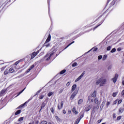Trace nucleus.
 Masks as SVG:
<instances>
[{
	"instance_id": "nucleus-55",
	"label": "nucleus",
	"mask_w": 124,
	"mask_h": 124,
	"mask_svg": "<svg viewBox=\"0 0 124 124\" xmlns=\"http://www.w3.org/2000/svg\"><path fill=\"white\" fill-rule=\"evenodd\" d=\"M63 114H66V111L63 110Z\"/></svg>"
},
{
	"instance_id": "nucleus-7",
	"label": "nucleus",
	"mask_w": 124,
	"mask_h": 124,
	"mask_svg": "<svg viewBox=\"0 0 124 124\" xmlns=\"http://www.w3.org/2000/svg\"><path fill=\"white\" fill-rule=\"evenodd\" d=\"M78 93V90H76L74 92V93L72 94L71 97H70V99H73L75 96H76V94Z\"/></svg>"
},
{
	"instance_id": "nucleus-5",
	"label": "nucleus",
	"mask_w": 124,
	"mask_h": 124,
	"mask_svg": "<svg viewBox=\"0 0 124 124\" xmlns=\"http://www.w3.org/2000/svg\"><path fill=\"white\" fill-rule=\"evenodd\" d=\"M86 74V72L84 71L81 75L80 76L78 77L76 80H75V82H78V81H79V80H81V79H82V78H83V76H84L85 75V74Z\"/></svg>"
},
{
	"instance_id": "nucleus-36",
	"label": "nucleus",
	"mask_w": 124,
	"mask_h": 124,
	"mask_svg": "<svg viewBox=\"0 0 124 124\" xmlns=\"http://www.w3.org/2000/svg\"><path fill=\"white\" fill-rule=\"evenodd\" d=\"M111 48H112V47L111 46H108L107 47V51H110V50H111Z\"/></svg>"
},
{
	"instance_id": "nucleus-60",
	"label": "nucleus",
	"mask_w": 124,
	"mask_h": 124,
	"mask_svg": "<svg viewBox=\"0 0 124 124\" xmlns=\"http://www.w3.org/2000/svg\"><path fill=\"white\" fill-rule=\"evenodd\" d=\"M91 101V102H93V99H92Z\"/></svg>"
},
{
	"instance_id": "nucleus-19",
	"label": "nucleus",
	"mask_w": 124,
	"mask_h": 124,
	"mask_svg": "<svg viewBox=\"0 0 124 124\" xmlns=\"http://www.w3.org/2000/svg\"><path fill=\"white\" fill-rule=\"evenodd\" d=\"M6 92V90L5 89H3L1 91V92H0V93H1V94H3L4 93H5Z\"/></svg>"
},
{
	"instance_id": "nucleus-3",
	"label": "nucleus",
	"mask_w": 124,
	"mask_h": 124,
	"mask_svg": "<svg viewBox=\"0 0 124 124\" xmlns=\"http://www.w3.org/2000/svg\"><path fill=\"white\" fill-rule=\"evenodd\" d=\"M41 49H40L39 50H38L37 52H34L32 53L31 56V60H32V59H33L35 57H36V56H37V55H38V54L39 53V52H40Z\"/></svg>"
},
{
	"instance_id": "nucleus-62",
	"label": "nucleus",
	"mask_w": 124,
	"mask_h": 124,
	"mask_svg": "<svg viewBox=\"0 0 124 124\" xmlns=\"http://www.w3.org/2000/svg\"><path fill=\"white\" fill-rule=\"evenodd\" d=\"M34 124V122L32 123V124L31 123H29V124Z\"/></svg>"
},
{
	"instance_id": "nucleus-27",
	"label": "nucleus",
	"mask_w": 124,
	"mask_h": 124,
	"mask_svg": "<svg viewBox=\"0 0 124 124\" xmlns=\"http://www.w3.org/2000/svg\"><path fill=\"white\" fill-rule=\"evenodd\" d=\"M80 119L78 118V120L75 123V124H78L80 122Z\"/></svg>"
},
{
	"instance_id": "nucleus-42",
	"label": "nucleus",
	"mask_w": 124,
	"mask_h": 124,
	"mask_svg": "<svg viewBox=\"0 0 124 124\" xmlns=\"http://www.w3.org/2000/svg\"><path fill=\"white\" fill-rule=\"evenodd\" d=\"M43 98H44V95H41L39 97V99H43Z\"/></svg>"
},
{
	"instance_id": "nucleus-11",
	"label": "nucleus",
	"mask_w": 124,
	"mask_h": 124,
	"mask_svg": "<svg viewBox=\"0 0 124 124\" xmlns=\"http://www.w3.org/2000/svg\"><path fill=\"white\" fill-rule=\"evenodd\" d=\"M91 108H92V106L89 105L85 108V111H86V112L90 111V110H91Z\"/></svg>"
},
{
	"instance_id": "nucleus-61",
	"label": "nucleus",
	"mask_w": 124,
	"mask_h": 124,
	"mask_svg": "<svg viewBox=\"0 0 124 124\" xmlns=\"http://www.w3.org/2000/svg\"><path fill=\"white\" fill-rule=\"evenodd\" d=\"M93 48L90 49L88 52H91V51H92V50H93Z\"/></svg>"
},
{
	"instance_id": "nucleus-26",
	"label": "nucleus",
	"mask_w": 124,
	"mask_h": 124,
	"mask_svg": "<svg viewBox=\"0 0 124 124\" xmlns=\"http://www.w3.org/2000/svg\"><path fill=\"white\" fill-rule=\"evenodd\" d=\"M63 90H64V88H62L61 89H60L59 91V93H62L63 92Z\"/></svg>"
},
{
	"instance_id": "nucleus-49",
	"label": "nucleus",
	"mask_w": 124,
	"mask_h": 124,
	"mask_svg": "<svg viewBox=\"0 0 124 124\" xmlns=\"http://www.w3.org/2000/svg\"><path fill=\"white\" fill-rule=\"evenodd\" d=\"M34 68V65H31V66L30 67V69L31 70V69H32V68Z\"/></svg>"
},
{
	"instance_id": "nucleus-25",
	"label": "nucleus",
	"mask_w": 124,
	"mask_h": 124,
	"mask_svg": "<svg viewBox=\"0 0 124 124\" xmlns=\"http://www.w3.org/2000/svg\"><path fill=\"white\" fill-rule=\"evenodd\" d=\"M46 105L45 104V103L43 102V103L42 104L41 109H43V108H44V107H45Z\"/></svg>"
},
{
	"instance_id": "nucleus-17",
	"label": "nucleus",
	"mask_w": 124,
	"mask_h": 124,
	"mask_svg": "<svg viewBox=\"0 0 124 124\" xmlns=\"http://www.w3.org/2000/svg\"><path fill=\"white\" fill-rule=\"evenodd\" d=\"M55 119H56V121H57V122H62V120H61V119H60V118H59V117L55 116Z\"/></svg>"
},
{
	"instance_id": "nucleus-33",
	"label": "nucleus",
	"mask_w": 124,
	"mask_h": 124,
	"mask_svg": "<svg viewBox=\"0 0 124 124\" xmlns=\"http://www.w3.org/2000/svg\"><path fill=\"white\" fill-rule=\"evenodd\" d=\"M119 111L120 113H123V112H124V108H119Z\"/></svg>"
},
{
	"instance_id": "nucleus-2",
	"label": "nucleus",
	"mask_w": 124,
	"mask_h": 124,
	"mask_svg": "<svg viewBox=\"0 0 124 124\" xmlns=\"http://www.w3.org/2000/svg\"><path fill=\"white\" fill-rule=\"evenodd\" d=\"M51 52L50 53H47L43 58V61H50L52 56H54L55 53L57 52V49L52 48L51 49Z\"/></svg>"
},
{
	"instance_id": "nucleus-56",
	"label": "nucleus",
	"mask_w": 124,
	"mask_h": 124,
	"mask_svg": "<svg viewBox=\"0 0 124 124\" xmlns=\"http://www.w3.org/2000/svg\"><path fill=\"white\" fill-rule=\"evenodd\" d=\"M47 3H48V5L49 6V5L50 4V1L49 0H47Z\"/></svg>"
},
{
	"instance_id": "nucleus-22",
	"label": "nucleus",
	"mask_w": 124,
	"mask_h": 124,
	"mask_svg": "<svg viewBox=\"0 0 124 124\" xmlns=\"http://www.w3.org/2000/svg\"><path fill=\"white\" fill-rule=\"evenodd\" d=\"M104 105H105V101H103L102 103V104L101 105L100 108H103V107H104Z\"/></svg>"
},
{
	"instance_id": "nucleus-29",
	"label": "nucleus",
	"mask_w": 124,
	"mask_h": 124,
	"mask_svg": "<svg viewBox=\"0 0 124 124\" xmlns=\"http://www.w3.org/2000/svg\"><path fill=\"white\" fill-rule=\"evenodd\" d=\"M77 66V62H75L74 63L72 64V66L73 67H75V66Z\"/></svg>"
},
{
	"instance_id": "nucleus-35",
	"label": "nucleus",
	"mask_w": 124,
	"mask_h": 124,
	"mask_svg": "<svg viewBox=\"0 0 124 124\" xmlns=\"http://www.w3.org/2000/svg\"><path fill=\"white\" fill-rule=\"evenodd\" d=\"M41 124H47V121H42L41 122Z\"/></svg>"
},
{
	"instance_id": "nucleus-52",
	"label": "nucleus",
	"mask_w": 124,
	"mask_h": 124,
	"mask_svg": "<svg viewBox=\"0 0 124 124\" xmlns=\"http://www.w3.org/2000/svg\"><path fill=\"white\" fill-rule=\"evenodd\" d=\"M97 47H95L93 49V52H95V51H97Z\"/></svg>"
},
{
	"instance_id": "nucleus-40",
	"label": "nucleus",
	"mask_w": 124,
	"mask_h": 124,
	"mask_svg": "<svg viewBox=\"0 0 124 124\" xmlns=\"http://www.w3.org/2000/svg\"><path fill=\"white\" fill-rule=\"evenodd\" d=\"M122 97H124V90L121 93Z\"/></svg>"
},
{
	"instance_id": "nucleus-24",
	"label": "nucleus",
	"mask_w": 124,
	"mask_h": 124,
	"mask_svg": "<svg viewBox=\"0 0 124 124\" xmlns=\"http://www.w3.org/2000/svg\"><path fill=\"white\" fill-rule=\"evenodd\" d=\"M25 90H26V88H25L23 90H22L21 91H20L18 94L17 95V96L20 95V94H21V93H23V92H24L25 91Z\"/></svg>"
},
{
	"instance_id": "nucleus-28",
	"label": "nucleus",
	"mask_w": 124,
	"mask_h": 124,
	"mask_svg": "<svg viewBox=\"0 0 124 124\" xmlns=\"http://www.w3.org/2000/svg\"><path fill=\"white\" fill-rule=\"evenodd\" d=\"M4 75H6L8 74V69H6L5 71L4 72Z\"/></svg>"
},
{
	"instance_id": "nucleus-44",
	"label": "nucleus",
	"mask_w": 124,
	"mask_h": 124,
	"mask_svg": "<svg viewBox=\"0 0 124 124\" xmlns=\"http://www.w3.org/2000/svg\"><path fill=\"white\" fill-rule=\"evenodd\" d=\"M44 46H46V47H49L50 46V44H44Z\"/></svg>"
},
{
	"instance_id": "nucleus-8",
	"label": "nucleus",
	"mask_w": 124,
	"mask_h": 124,
	"mask_svg": "<svg viewBox=\"0 0 124 124\" xmlns=\"http://www.w3.org/2000/svg\"><path fill=\"white\" fill-rule=\"evenodd\" d=\"M50 41H51V35L49 34L45 43V44H47L48 42H50Z\"/></svg>"
},
{
	"instance_id": "nucleus-30",
	"label": "nucleus",
	"mask_w": 124,
	"mask_h": 124,
	"mask_svg": "<svg viewBox=\"0 0 124 124\" xmlns=\"http://www.w3.org/2000/svg\"><path fill=\"white\" fill-rule=\"evenodd\" d=\"M117 94H118V93H114L112 94V96L113 97H116V96H117Z\"/></svg>"
},
{
	"instance_id": "nucleus-53",
	"label": "nucleus",
	"mask_w": 124,
	"mask_h": 124,
	"mask_svg": "<svg viewBox=\"0 0 124 124\" xmlns=\"http://www.w3.org/2000/svg\"><path fill=\"white\" fill-rule=\"evenodd\" d=\"M83 117H84V115H83V114L81 115L80 116V118H78V119H82L83 118Z\"/></svg>"
},
{
	"instance_id": "nucleus-50",
	"label": "nucleus",
	"mask_w": 124,
	"mask_h": 124,
	"mask_svg": "<svg viewBox=\"0 0 124 124\" xmlns=\"http://www.w3.org/2000/svg\"><path fill=\"white\" fill-rule=\"evenodd\" d=\"M31 70L30 68L28 69L26 71L27 73H29V72H30Z\"/></svg>"
},
{
	"instance_id": "nucleus-23",
	"label": "nucleus",
	"mask_w": 124,
	"mask_h": 124,
	"mask_svg": "<svg viewBox=\"0 0 124 124\" xmlns=\"http://www.w3.org/2000/svg\"><path fill=\"white\" fill-rule=\"evenodd\" d=\"M53 94H54V92H49L47 94V95H48V96H49L50 97V96H51V95H53Z\"/></svg>"
},
{
	"instance_id": "nucleus-57",
	"label": "nucleus",
	"mask_w": 124,
	"mask_h": 124,
	"mask_svg": "<svg viewBox=\"0 0 124 124\" xmlns=\"http://www.w3.org/2000/svg\"><path fill=\"white\" fill-rule=\"evenodd\" d=\"M115 115H116L115 114H113V118L114 119H115V118H116V116H115Z\"/></svg>"
},
{
	"instance_id": "nucleus-64",
	"label": "nucleus",
	"mask_w": 124,
	"mask_h": 124,
	"mask_svg": "<svg viewBox=\"0 0 124 124\" xmlns=\"http://www.w3.org/2000/svg\"><path fill=\"white\" fill-rule=\"evenodd\" d=\"M123 107H124V104H123Z\"/></svg>"
},
{
	"instance_id": "nucleus-43",
	"label": "nucleus",
	"mask_w": 124,
	"mask_h": 124,
	"mask_svg": "<svg viewBox=\"0 0 124 124\" xmlns=\"http://www.w3.org/2000/svg\"><path fill=\"white\" fill-rule=\"evenodd\" d=\"M121 119H122V116H119L117 117V121H120V120H121Z\"/></svg>"
},
{
	"instance_id": "nucleus-16",
	"label": "nucleus",
	"mask_w": 124,
	"mask_h": 124,
	"mask_svg": "<svg viewBox=\"0 0 124 124\" xmlns=\"http://www.w3.org/2000/svg\"><path fill=\"white\" fill-rule=\"evenodd\" d=\"M92 97H95L96 96V91H94L93 93L91 94Z\"/></svg>"
},
{
	"instance_id": "nucleus-14",
	"label": "nucleus",
	"mask_w": 124,
	"mask_h": 124,
	"mask_svg": "<svg viewBox=\"0 0 124 124\" xmlns=\"http://www.w3.org/2000/svg\"><path fill=\"white\" fill-rule=\"evenodd\" d=\"M9 71L10 73H13L14 72H15V70L14 68H11L9 69Z\"/></svg>"
},
{
	"instance_id": "nucleus-47",
	"label": "nucleus",
	"mask_w": 124,
	"mask_h": 124,
	"mask_svg": "<svg viewBox=\"0 0 124 124\" xmlns=\"http://www.w3.org/2000/svg\"><path fill=\"white\" fill-rule=\"evenodd\" d=\"M122 102H123L122 100H119L118 101V104H121V103H122Z\"/></svg>"
},
{
	"instance_id": "nucleus-38",
	"label": "nucleus",
	"mask_w": 124,
	"mask_h": 124,
	"mask_svg": "<svg viewBox=\"0 0 124 124\" xmlns=\"http://www.w3.org/2000/svg\"><path fill=\"white\" fill-rule=\"evenodd\" d=\"M107 59V55H104L103 57V61H105Z\"/></svg>"
},
{
	"instance_id": "nucleus-37",
	"label": "nucleus",
	"mask_w": 124,
	"mask_h": 124,
	"mask_svg": "<svg viewBox=\"0 0 124 124\" xmlns=\"http://www.w3.org/2000/svg\"><path fill=\"white\" fill-rule=\"evenodd\" d=\"M65 70H63L60 72V74H63L64 73H65Z\"/></svg>"
},
{
	"instance_id": "nucleus-46",
	"label": "nucleus",
	"mask_w": 124,
	"mask_h": 124,
	"mask_svg": "<svg viewBox=\"0 0 124 124\" xmlns=\"http://www.w3.org/2000/svg\"><path fill=\"white\" fill-rule=\"evenodd\" d=\"M110 105V102H108L107 103V108H108V107Z\"/></svg>"
},
{
	"instance_id": "nucleus-20",
	"label": "nucleus",
	"mask_w": 124,
	"mask_h": 124,
	"mask_svg": "<svg viewBox=\"0 0 124 124\" xmlns=\"http://www.w3.org/2000/svg\"><path fill=\"white\" fill-rule=\"evenodd\" d=\"M82 103H83V99H80L78 101V104L80 105V104H82Z\"/></svg>"
},
{
	"instance_id": "nucleus-32",
	"label": "nucleus",
	"mask_w": 124,
	"mask_h": 124,
	"mask_svg": "<svg viewBox=\"0 0 124 124\" xmlns=\"http://www.w3.org/2000/svg\"><path fill=\"white\" fill-rule=\"evenodd\" d=\"M23 121H24V117H20L18 119V122H23Z\"/></svg>"
},
{
	"instance_id": "nucleus-15",
	"label": "nucleus",
	"mask_w": 124,
	"mask_h": 124,
	"mask_svg": "<svg viewBox=\"0 0 124 124\" xmlns=\"http://www.w3.org/2000/svg\"><path fill=\"white\" fill-rule=\"evenodd\" d=\"M72 112H73V113H75V115H77V114H78V111L76 110V108H73Z\"/></svg>"
},
{
	"instance_id": "nucleus-31",
	"label": "nucleus",
	"mask_w": 124,
	"mask_h": 124,
	"mask_svg": "<svg viewBox=\"0 0 124 124\" xmlns=\"http://www.w3.org/2000/svg\"><path fill=\"white\" fill-rule=\"evenodd\" d=\"M41 91H42V90H39V91H38L36 94L34 95V96H35V95H37V94H38V93H40L41 92Z\"/></svg>"
},
{
	"instance_id": "nucleus-13",
	"label": "nucleus",
	"mask_w": 124,
	"mask_h": 124,
	"mask_svg": "<svg viewBox=\"0 0 124 124\" xmlns=\"http://www.w3.org/2000/svg\"><path fill=\"white\" fill-rule=\"evenodd\" d=\"M23 61H24V60H23V59L19 60L18 61H17L15 63V64L16 65H17V64H18V63H20V62H23Z\"/></svg>"
},
{
	"instance_id": "nucleus-4",
	"label": "nucleus",
	"mask_w": 124,
	"mask_h": 124,
	"mask_svg": "<svg viewBox=\"0 0 124 124\" xmlns=\"http://www.w3.org/2000/svg\"><path fill=\"white\" fill-rule=\"evenodd\" d=\"M32 99V97H31L27 102H25L23 104L20 105L18 107H17V109H21V108H23L26 104H27V102H30L31 100Z\"/></svg>"
},
{
	"instance_id": "nucleus-39",
	"label": "nucleus",
	"mask_w": 124,
	"mask_h": 124,
	"mask_svg": "<svg viewBox=\"0 0 124 124\" xmlns=\"http://www.w3.org/2000/svg\"><path fill=\"white\" fill-rule=\"evenodd\" d=\"M50 111L52 114H54L55 112L54 111V108H50Z\"/></svg>"
},
{
	"instance_id": "nucleus-10",
	"label": "nucleus",
	"mask_w": 124,
	"mask_h": 124,
	"mask_svg": "<svg viewBox=\"0 0 124 124\" xmlns=\"http://www.w3.org/2000/svg\"><path fill=\"white\" fill-rule=\"evenodd\" d=\"M76 88H77V85H76V84H74L72 86V88L71 89V92H74V90H76Z\"/></svg>"
},
{
	"instance_id": "nucleus-54",
	"label": "nucleus",
	"mask_w": 124,
	"mask_h": 124,
	"mask_svg": "<svg viewBox=\"0 0 124 124\" xmlns=\"http://www.w3.org/2000/svg\"><path fill=\"white\" fill-rule=\"evenodd\" d=\"M39 123V121H36L35 122V124H38Z\"/></svg>"
},
{
	"instance_id": "nucleus-58",
	"label": "nucleus",
	"mask_w": 124,
	"mask_h": 124,
	"mask_svg": "<svg viewBox=\"0 0 124 124\" xmlns=\"http://www.w3.org/2000/svg\"><path fill=\"white\" fill-rule=\"evenodd\" d=\"M117 51H121V48H118L117 49Z\"/></svg>"
},
{
	"instance_id": "nucleus-9",
	"label": "nucleus",
	"mask_w": 124,
	"mask_h": 124,
	"mask_svg": "<svg viewBox=\"0 0 124 124\" xmlns=\"http://www.w3.org/2000/svg\"><path fill=\"white\" fill-rule=\"evenodd\" d=\"M98 98H95L94 103H95V104H97L96 109H98V108H99V104H98Z\"/></svg>"
},
{
	"instance_id": "nucleus-59",
	"label": "nucleus",
	"mask_w": 124,
	"mask_h": 124,
	"mask_svg": "<svg viewBox=\"0 0 124 124\" xmlns=\"http://www.w3.org/2000/svg\"><path fill=\"white\" fill-rule=\"evenodd\" d=\"M122 84L123 85V86H124V80L122 81Z\"/></svg>"
},
{
	"instance_id": "nucleus-21",
	"label": "nucleus",
	"mask_w": 124,
	"mask_h": 124,
	"mask_svg": "<svg viewBox=\"0 0 124 124\" xmlns=\"http://www.w3.org/2000/svg\"><path fill=\"white\" fill-rule=\"evenodd\" d=\"M21 113V110H18L15 113V115H19V114Z\"/></svg>"
},
{
	"instance_id": "nucleus-34",
	"label": "nucleus",
	"mask_w": 124,
	"mask_h": 124,
	"mask_svg": "<svg viewBox=\"0 0 124 124\" xmlns=\"http://www.w3.org/2000/svg\"><path fill=\"white\" fill-rule=\"evenodd\" d=\"M116 52V48H113L110 51V53H115Z\"/></svg>"
},
{
	"instance_id": "nucleus-6",
	"label": "nucleus",
	"mask_w": 124,
	"mask_h": 124,
	"mask_svg": "<svg viewBox=\"0 0 124 124\" xmlns=\"http://www.w3.org/2000/svg\"><path fill=\"white\" fill-rule=\"evenodd\" d=\"M119 77V74H116L114 76V77L112 78V81L113 82L114 84H116L117 82V80H118V78Z\"/></svg>"
},
{
	"instance_id": "nucleus-18",
	"label": "nucleus",
	"mask_w": 124,
	"mask_h": 124,
	"mask_svg": "<svg viewBox=\"0 0 124 124\" xmlns=\"http://www.w3.org/2000/svg\"><path fill=\"white\" fill-rule=\"evenodd\" d=\"M74 42H75L74 41H73L72 43H70L66 47L64 48V50H65V49H67V48H68V47H69L70 45H72V44H73Z\"/></svg>"
},
{
	"instance_id": "nucleus-12",
	"label": "nucleus",
	"mask_w": 124,
	"mask_h": 124,
	"mask_svg": "<svg viewBox=\"0 0 124 124\" xmlns=\"http://www.w3.org/2000/svg\"><path fill=\"white\" fill-rule=\"evenodd\" d=\"M63 106V102L62 101L61 102V106L60 107L59 105H58V108L59 110H61V109H62V108Z\"/></svg>"
},
{
	"instance_id": "nucleus-48",
	"label": "nucleus",
	"mask_w": 124,
	"mask_h": 124,
	"mask_svg": "<svg viewBox=\"0 0 124 124\" xmlns=\"http://www.w3.org/2000/svg\"><path fill=\"white\" fill-rule=\"evenodd\" d=\"M100 25V24L97 25V26L95 27L93 29V31H94L95 30V29H97V28H98V27H99V26Z\"/></svg>"
},
{
	"instance_id": "nucleus-51",
	"label": "nucleus",
	"mask_w": 124,
	"mask_h": 124,
	"mask_svg": "<svg viewBox=\"0 0 124 124\" xmlns=\"http://www.w3.org/2000/svg\"><path fill=\"white\" fill-rule=\"evenodd\" d=\"M5 67H2L1 69V71H3V70L4 69H5Z\"/></svg>"
},
{
	"instance_id": "nucleus-1",
	"label": "nucleus",
	"mask_w": 124,
	"mask_h": 124,
	"mask_svg": "<svg viewBox=\"0 0 124 124\" xmlns=\"http://www.w3.org/2000/svg\"><path fill=\"white\" fill-rule=\"evenodd\" d=\"M106 82H107L106 78L103 77H101L96 80L95 84L97 86L99 85L100 87H103V86H105Z\"/></svg>"
},
{
	"instance_id": "nucleus-41",
	"label": "nucleus",
	"mask_w": 124,
	"mask_h": 124,
	"mask_svg": "<svg viewBox=\"0 0 124 124\" xmlns=\"http://www.w3.org/2000/svg\"><path fill=\"white\" fill-rule=\"evenodd\" d=\"M101 59H102V55H99L98 56V60H101Z\"/></svg>"
},
{
	"instance_id": "nucleus-63",
	"label": "nucleus",
	"mask_w": 124,
	"mask_h": 124,
	"mask_svg": "<svg viewBox=\"0 0 124 124\" xmlns=\"http://www.w3.org/2000/svg\"><path fill=\"white\" fill-rule=\"evenodd\" d=\"M42 109V108H41L39 112H40V111H41Z\"/></svg>"
},
{
	"instance_id": "nucleus-45",
	"label": "nucleus",
	"mask_w": 124,
	"mask_h": 124,
	"mask_svg": "<svg viewBox=\"0 0 124 124\" xmlns=\"http://www.w3.org/2000/svg\"><path fill=\"white\" fill-rule=\"evenodd\" d=\"M70 83H71V82L68 81V82L67 83V84H66V86L67 87H68V86H69V85H70Z\"/></svg>"
}]
</instances>
